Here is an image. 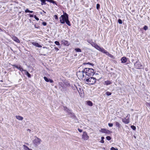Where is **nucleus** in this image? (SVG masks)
<instances>
[{"label":"nucleus","mask_w":150,"mask_h":150,"mask_svg":"<svg viewBox=\"0 0 150 150\" xmlns=\"http://www.w3.org/2000/svg\"><path fill=\"white\" fill-rule=\"evenodd\" d=\"M60 21L63 24L66 22V24L69 26L71 25V24L69 20L68 15L66 13L63 15H62L60 18Z\"/></svg>","instance_id":"f257e3e1"},{"label":"nucleus","mask_w":150,"mask_h":150,"mask_svg":"<svg viewBox=\"0 0 150 150\" xmlns=\"http://www.w3.org/2000/svg\"><path fill=\"white\" fill-rule=\"evenodd\" d=\"M84 72L85 73L86 77L92 76L95 74L94 70L91 68H85Z\"/></svg>","instance_id":"f03ea898"},{"label":"nucleus","mask_w":150,"mask_h":150,"mask_svg":"<svg viewBox=\"0 0 150 150\" xmlns=\"http://www.w3.org/2000/svg\"><path fill=\"white\" fill-rule=\"evenodd\" d=\"M84 80L86 84H93L96 82V79L95 78L89 76L86 77Z\"/></svg>","instance_id":"7ed1b4c3"},{"label":"nucleus","mask_w":150,"mask_h":150,"mask_svg":"<svg viewBox=\"0 0 150 150\" xmlns=\"http://www.w3.org/2000/svg\"><path fill=\"white\" fill-rule=\"evenodd\" d=\"M42 140L40 139L35 137L33 141V143L34 146L37 147L40 144Z\"/></svg>","instance_id":"20e7f679"},{"label":"nucleus","mask_w":150,"mask_h":150,"mask_svg":"<svg viewBox=\"0 0 150 150\" xmlns=\"http://www.w3.org/2000/svg\"><path fill=\"white\" fill-rule=\"evenodd\" d=\"M77 75L79 79H83L84 77L86 78V75L84 72V69L81 71H78L77 72Z\"/></svg>","instance_id":"39448f33"},{"label":"nucleus","mask_w":150,"mask_h":150,"mask_svg":"<svg viewBox=\"0 0 150 150\" xmlns=\"http://www.w3.org/2000/svg\"><path fill=\"white\" fill-rule=\"evenodd\" d=\"M64 109L66 112L68 113L69 115H71V116H70V117H72V116H74V115L72 114L71 112V110L68 109V108L66 107H64Z\"/></svg>","instance_id":"423d86ee"},{"label":"nucleus","mask_w":150,"mask_h":150,"mask_svg":"<svg viewBox=\"0 0 150 150\" xmlns=\"http://www.w3.org/2000/svg\"><path fill=\"white\" fill-rule=\"evenodd\" d=\"M130 115H128L126 117V118H125L122 119V121L123 122L126 124H127L129 122V117Z\"/></svg>","instance_id":"0eeeda50"},{"label":"nucleus","mask_w":150,"mask_h":150,"mask_svg":"<svg viewBox=\"0 0 150 150\" xmlns=\"http://www.w3.org/2000/svg\"><path fill=\"white\" fill-rule=\"evenodd\" d=\"M134 66L135 68L137 69H139L141 68L142 65L140 62L138 61L134 63Z\"/></svg>","instance_id":"6e6552de"},{"label":"nucleus","mask_w":150,"mask_h":150,"mask_svg":"<svg viewBox=\"0 0 150 150\" xmlns=\"http://www.w3.org/2000/svg\"><path fill=\"white\" fill-rule=\"evenodd\" d=\"M63 83L65 84V86H64V88H66L67 87L70 86V83L68 81L64 80L63 81Z\"/></svg>","instance_id":"1a4fd4ad"},{"label":"nucleus","mask_w":150,"mask_h":150,"mask_svg":"<svg viewBox=\"0 0 150 150\" xmlns=\"http://www.w3.org/2000/svg\"><path fill=\"white\" fill-rule=\"evenodd\" d=\"M13 66L15 67L17 69L21 71L22 72L24 71H25V70H24L21 67L20 65H17L16 64H14L13 65Z\"/></svg>","instance_id":"9d476101"},{"label":"nucleus","mask_w":150,"mask_h":150,"mask_svg":"<svg viewBox=\"0 0 150 150\" xmlns=\"http://www.w3.org/2000/svg\"><path fill=\"white\" fill-rule=\"evenodd\" d=\"M83 138L84 140H87L88 139V137L87 135V133L86 132H84L82 135Z\"/></svg>","instance_id":"9b49d317"},{"label":"nucleus","mask_w":150,"mask_h":150,"mask_svg":"<svg viewBox=\"0 0 150 150\" xmlns=\"http://www.w3.org/2000/svg\"><path fill=\"white\" fill-rule=\"evenodd\" d=\"M59 85L61 86V87L60 88L62 91H64L65 90L66 88H64V86H65V84L63 83V82H60L59 83Z\"/></svg>","instance_id":"f8f14e48"},{"label":"nucleus","mask_w":150,"mask_h":150,"mask_svg":"<svg viewBox=\"0 0 150 150\" xmlns=\"http://www.w3.org/2000/svg\"><path fill=\"white\" fill-rule=\"evenodd\" d=\"M61 43L66 46H68L70 44L67 41L65 40H62L61 41Z\"/></svg>","instance_id":"ddd939ff"},{"label":"nucleus","mask_w":150,"mask_h":150,"mask_svg":"<svg viewBox=\"0 0 150 150\" xmlns=\"http://www.w3.org/2000/svg\"><path fill=\"white\" fill-rule=\"evenodd\" d=\"M12 38L13 40L17 42L20 43V40L15 36H13Z\"/></svg>","instance_id":"4468645a"},{"label":"nucleus","mask_w":150,"mask_h":150,"mask_svg":"<svg viewBox=\"0 0 150 150\" xmlns=\"http://www.w3.org/2000/svg\"><path fill=\"white\" fill-rule=\"evenodd\" d=\"M101 132L106 134H108L109 133L110 131L107 129H101L100 131Z\"/></svg>","instance_id":"2eb2a0df"},{"label":"nucleus","mask_w":150,"mask_h":150,"mask_svg":"<svg viewBox=\"0 0 150 150\" xmlns=\"http://www.w3.org/2000/svg\"><path fill=\"white\" fill-rule=\"evenodd\" d=\"M121 60L122 63H125L127 61V58L125 57H123L121 58Z\"/></svg>","instance_id":"dca6fc26"},{"label":"nucleus","mask_w":150,"mask_h":150,"mask_svg":"<svg viewBox=\"0 0 150 150\" xmlns=\"http://www.w3.org/2000/svg\"><path fill=\"white\" fill-rule=\"evenodd\" d=\"M44 79L45 81L47 82H50V83H52L53 82V81L50 79H48L47 77H46L44 76Z\"/></svg>","instance_id":"f3484780"},{"label":"nucleus","mask_w":150,"mask_h":150,"mask_svg":"<svg viewBox=\"0 0 150 150\" xmlns=\"http://www.w3.org/2000/svg\"><path fill=\"white\" fill-rule=\"evenodd\" d=\"M32 44L36 46V47H42V46L40 45H39L38 43L37 42H33L32 43Z\"/></svg>","instance_id":"a211bd4d"},{"label":"nucleus","mask_w":150,"mask_h":150,"mask_svg":"<svg viewBox=\"0 0 150 150\" xmlns=\"http://www.w3.org/2000/svg\"><path fill=\"white\" fill-rule=\"evenodd\" d=\"M99 51H101V52H102L103 53L106 54V53H107V51L105 50L104 48H103L102 47H101L100 48V50H99Z\"/></svg>","instance_id":"6ab92c4d"},{"label":"nucleus","mask_w":150,"mask_h":150,"mask_svg":"<svg viewBox=\"0 0 150 150\" xmlns=\"http://www.w3.org/2000/svg\"><path fill=\"white\" fill-rule=\"evenodd\" d=\"M16 117L17 119L19 120H22L23 119V117L19 115H16Z\"/></svg>","instance_id":"aec40b11"},{"label":"nucleus","mask_w":150,"mask_h":150,"mask_svg":"<svg viewBox=\"0 0 150 150\" xmlns=\"http://www.w3.org/2000/svg\"><path fill=\"white\" fill-rule=\"evenodd\" d=\"M111 83H112V82H111V81H110L107 80V81H105L104 84L105 85H108L111 84Z\"/></svg>","instance_id":"412c9836"},{"label":"nucleus","mask_w":150,"mask_h":150,"mask_svg":"<svg viewBox=\"0 0 150 150\" xmlns=\"http://www.w3.org/2000/svg\"><path fill=\"white\" fill-rule=\"evenodd\" d=\"M74 86H75V88H76L77 89L79 93H82L83 91L82 89L80 88L77 87L75 85Z\"/></svg>","instance_id":"4be33fe9"},{"label":"nucleus","mask_w":150,"mask_h":150,"mask_svg":"<svg viewBox=\"0 0 150 150\" xmlns=\"http://www.w3.org/2000/svg\"><path fill=\"white\" fill-rule=\"evenodd\" d=\"M94 47L99 51V50H100V48H101V47H100L98 45L96 44L95 45Z\"/></svg>","instance_id":"5701e85b"},{"label":"nucleus","mask_w":150,"mask_h":150,"mask_svg":"<svg viewBox=\"0 0 150 150\" xmlns=\"http://www.w3.org/2000/svg\"><path fill=\"white\" fill-rule=\"evenodd\" d=\"M24 71L25 72V74L27 75L29 77V78H30L31 77V76L30 75V74L28 73V72L26 70H25V71Z\"/></svg>","instance_id":"b1692460"},{"label":"nucleus","mask_w":150,"mask_h":150,"mask_svg":"<svg viewBox=\"0 0 150 150\" xmlns=\"http://www.w3.org/2000/svg\"><path fill=\"white\" fill-rule=\"evenodd\" d=\"M87 104L91 106L93 105V103H92L90 101H88L87 102Z\"/></svg>","instance_id":"393cba45"},{"label":"nucleus","mask_w":150,"mask_h":150,"mask_svg":"<svg viewBox=\"0 0 150 150\" xmlns=\"http://www.w3.org/2000/svg\"><path fill=\"white\" fill-rule=\"evenodd\" d=\"M106 55H108L109 57L112 58H114V56L112 55L111 54L109 53L108 52H107V53H106Z\"/></svg>","instance_id":"a878e982"},{"label":"nucleus","mask_w":150,"mask_h":150,"mask_svg":"<svg viewBox=\"0 0 150 150\" xmlns=\"http://www.w3.org/2000/svg\"><path fill=\"white\" fill-rule=\"evenodd\" d=\"M116 126L118 127H121V125L117 122H115Z\"/></svg>","instance_id":"bb28decb"},{"label":"nucleus","mask_w":150,"mask_h":150,"mask_svg":"<svg viewBox=\"0 0 150 150\" xmlns=\"http://www.w3.org/2000/svg\"><path fill=\"white\" fill-rule=\"evenodd\" d=\"M24 150H28L29 148L25 145L23 146Z\"/></svg>","instance_id":"cd10ccee"},{"label":"nucleus","mask_w":150,"mask_h":150,"mask_svg":"<svg viewBox=\"0 0 150 150\" xmlns=\"http://www.w3.org/2000/svg\"><path fill=\"white\" fill-rule=\"evenodd\" d=\"M75 50L77 52H81V51L80 48H75Z\"/></svg>","instance_id":"c85d7f7f"},{"label":"nucleus","mask_w":150,"mask_h":150,"mask_svg":"<svg viewBox=\"0 0 150 150\" xmlns=\"http://www.w3.org/2000/svg\"><path fill=\"white\" fill-rule=\"evenodd\" d=\"M46 0H40V1L42 3V4H46L45 3Z\"/></svg>","instance_id":"c756f323"},{"label":"nucleus","mask_w":150,"mask_h":150,"mask_svg":"<svg viewBox=\"0 0 150 150\" xmlns=\"http://www.w3.org/2000/svg\"><path fill=\"white\" fill-rule=\"evenodd\" d=\"M101 140L100 141V142L102 143H104V141L103 140V139H104V137H101Z\"/></svg>","instance_id":"7c9ffc66"},{"label":"nucleus","mask_w":150,"mask_h":150,"mask_svg":"<svg viewBox=\"0 0 150 150\" xmlns=\"http://www.w3.org/2000/svg\"><path fill=\"white\" fill-rule=\"evenodd\" d=\"M131 128L133 130H135L136 129V127L134 125H132L131 126Z\"/></svg>","instance_id":"2f4dec72"},{"label":"nucleus","mask_w":150,"mask_h":150,"mask_svg":"<svg viewBox=\"0 0 150 150\" xmlns=\"http://www.w3.org/2000/svg\"><path fill=\"white\" fill-rule=\"evenodd\" d=\"M106 94L108 96H109L111 94V93H110V92L108 91H107L106 92Z\"/></svg>","instance_id":"473e14b6"},{"label":"nucleus","mask_w":150,"mask_h":150,"mask_svg":"<svg viewBox=\"0 0 150 150\" xmlns=\"http://www.w3.org/2000/svg\"><path fill=\"white\" fill-rule=\"evenodd\" d=\"M96 43H95L94 42H91V44H90L93 47H94L95 46V45H96Z\"/></svg>","instance_id":"72a5a7b5"},{"label":"nucleus","mask_w":150,"mask_h":150,"mask_svg":"<svg viewBox=\"0 0 150 150\" xmlns=\"http://www.w3.org/2000/svg\"><path fill=\"white\" fill-rule=\"evenodd\" d=\"M87 42H88V43H89L90 44H91V42H93L92 40H87Z\"/></svg>","instance_id":"f704fd0d"},{"label":"nucleus","mask_w":150,"mask_h":150,"mask_svg":"<svg viewBox=\"0 0 150 150\" xmlns=\"http://www.w3.org/2000/svg\"><path fill=\"white\" fill-rule=\"evenodd\" d=\"M106 139L108 140H110L111 139V138L110 136H107L106 137Z\"/></svg>","instance_id":"c9c22d12"},{"label":"nucleus","mask_w":150,"mask_h":150,"mask_svg":"<svg viewBox=\"0 0 150 150\" xmlns=\"http://www.w3.org/2000/svg\"><path fill=\"white\" fill-rule=\"evenodd\" d=\"M110 150H118L117 148H115L113 147H112L110 148Z\"/></svg>","instance_id":"e433bc0d"},{"label":"nucleus","mask_w":150,"mask_h":150,"mask_svg":"<svg viewBox=\"0 0 150 150\" xmlns=\"http://www.w3.org/2000/svg\"><path fill=\"white\" fill-rule=\"evenodd\" d=\"M100 7V5L99 4H97L96 5V8L97 9H98Z\"/></svg>","instance_id":"4c0bfd02"},{"label":"nucleus","mask_w":150,"mask_h":150,"mask_svg":"<svg viewBox=\"0 0 150 150\" xmlns=\"http://www.w3.org/2000/svg\"><path fill=\"white\" fill-rule=\"evenodd\" d=\"M148 28V27L146 25L144 26L143 28V29L145 30H147Z\"/></svg>","instance_id":"58836bf2"},{"label":"nucleus","mask_w":150,"mask_h":150,"mask_svg":"<svg viewBox=\"0 0 150 150\" xmlns=\"http://www.w3.org/2000/svg\"><path fill=\"white\" fill-rule=\"evenodd\" d=\"M118 22L119 24H122V21L120 19H119L118 20Z\"/></svg>","instance_id":"ea45409f"},{"label":"nucleus","mask_w":150,"mask_h":150,"mask_svg":"<svg viewBox=\"0 0 150 150\" xmlns=\"http://www.w3.org/2000/svg\"><path fill=\"white\" fill-rule=\"evenodd\" d=\"M46 1H49L51 3H54V1L53 0H46Z\"/></svg>","instance_id":"a19ab883"},{"label":"nucleus","mask_w":150,"mask_h":150,"mask_svg":"<svg viewBox=\"0 0 150 150\" xmlns=\"http://www.w3.org/2000/svg\"><path fill=\"white\" fill-rule=\"evenodd\" d=\"M108 125L110 127H112L113 125V124L112 123H109Z\"/></svg>","instance_id":"79ce46f5"},{"label":"nucleus","mask_w":150,"mask_h":150,"mask_svg":"<svg viewBox=\"0 0 150 150\" xmlns=\"http://www.w3.org/2000/svg\"><path fill=\"white\" fill-rule=\"evenodd\" d=\"M34 17L35 18L37 21H38L39 20V19L36 16H34Z\"/></svg>","instance_id":"37998d69"},{"label":"nucleus","mask_w":150,"mask_h":150,"mask_svg":"<svg viewBox=\"0 0 150 150\" xmlns=\"http://www.w3.org/2000/svg\"><path fill=\"white\" fill-rule=\"evenodd\" d=\"M30 10H29L28 9H27L25 11V13H29Z\"/></svg>","instance_id":"c03bdc74"},{"label":"nucleus","mask_w":150,"mask_h":150,"mask_svg":"<svg viewBox=\"0 0 150 150\" xmlns=\"http://www.w3.org/2000/svg\"><path fill=\"white\" fill-rule=\"evenodd\" d=\"M42 24L44 26L47 25V23L46 22H43L42 23Z\"/></svg>","instance_id":"a18cd8bd"},{"label":"nucleus","mask_w":150,"mask_h":150,"mask_svg":"<svg viewBox=\"0 0 150 150\" xmlns=\"http://www.w3.org/2000/svg\"><path fill=\"white\" fill-rule=\"evenodd\" d=\"M29 16L30 17H33V15L30 14H29Z\"/></svg>","instance_id":"49530a36"},{"label":"nucleus","mask_w":150,"mask_h":150,"mask_svg":"<svg viewBox=\"0 0 150 150\" xmlns=\"http://www.w3.org/2000/svg\"><path fill=\"white\" fill-rule=\"evenodd\" d=\"M78 129L79 131L80 132H82V130L81 129Z\"/></svg>","instance_id":"de8ad7c7"},{"label":"nucleus","mask_w":150,"mask_h":150,"mask_svg":"<svg viewBox=\"0 0 150 150\" xmlns=\"http://www.w3.org/2000/svg\"><path fill=\"white\" fill-rule=\"evenodd\" d=\"M60 43L58 41H57V45H59Z\"/></svg>","instance_id":"09e8293b"},{"label":"nucleus","mask_w":150,"mask_h":150,"mask_svg":"<svg viewBox=\"0 0 150 150\" xmlns=\"http://www.w3.org/2000/svg\"><path fill=\"white\" fill-rule=\"evenodd\" d=\"M86 64H90V65H92V66H93V64H91V63H86Z\"/></svg>","instance_id":"8fccbe9b"},{"label":"nucleus","mask_w":150,"mask_h":150,"mask_svg":"<svg viewBox=\"0 0 150 150\" xmlns=\"http://www.w3.org/2000/svg\"><path fill=\"white\" fill-rule=\"evenodd\" d=\"M27 131H29L30 132V131H31V130L30 129H27Z\"/></svg>","instance_id":"3c124183"},{"label":"nucleus","mask_w":150,"mask_h":150,"mask_svg":"<svg viewBox=\"0 0 150 150\" xmlns=\"http://www.w3.org/2000/svg\"><path fill=\"white\" fill-rule=\"evenodd\" d=\"M54 17L55 19H56V15H55L54 16Z\"/></svg>","instance_id":"603ef678"},{"label":"nucleus","mask_w":150,"mask_h":150,"mask_svg":"<svg viewBox=\"0 0 150 150\" xmlns=\"http://www.w3.org/2000/svg\"><path fill=\"white\" fill-rule=\"evenodd\" d=\"M33 11H30L29 13H33Z\"/></svg>","instance_id":"864d4df0"},{"label":"nucleus","mask_w":150,"mask_h":150,"mask_svg":"<svg viewBox=\"0 0 150 150\" xmlns=\"http://www.w3.org/2000/svg\"><path fill=\"white\" fill-rule=\"evenodd\" d=\"M2 31H3L0 28V32H2Z\"/></svg>","instance_id":"5fc2aeb1"},{"label":"nucleus","mask_w":150,"mask_h":150,"mask_svg":"<svg viewBox=\"0 0 150 150\" xmlns=\"http://www.w3.org/2000/svg\"><path fill=\"white\" fill-rule=\"evenodd\" d=\"M134 59H132V62H134Z\"/></svg>","instance_id":"6e6d98bb"},{"label":"nucleus","mask_w":150,"mask_h":150,"mask_svg":"<svg viewBox=\"0 0 150 150\" xmlns=\"http://www.w3.org/2000/svg\"><path fill=\"white\" fill-rule=\"evenodd\" d=\"M21 81V79H20L19 80V81Z\"/></svg>","instance_id":"4d7b16f0"},{"label":"nucleus","mask_w":150,"mask_h":150,"mask_svg":"<svg viewBox=\"0 0 150 150\" xmlns=\"http://www.w3.org/2000/svg\"><path fill=\"white\" fill-rule=\"evenodd\" d=\"M28 150H32V149L29 148Z\"/></svg>","instance_id":"13d9d810"},{"label":"nucleus","mask_w":150,"mask_h":150,"mask_svg":"<svg viewBox=\"0 0 150 150\" xmlns=\"http://www.w3.org/2000/svg\"><path fill=\"white\" fill-rule=\"evenodd\" d=\"M54 43H55V44H56V41H55V42H54Z\"/></svg>","instance_id":"bf43d9fd"},{"label":"nucleus","mask_w":150,"mask_h":150,"mask_svg":"<svg viewBox=\"0 0 150 150\" xmlns=\"http://www.w3.org/2000/svg\"><path fill=\"white\" fill-rule=\"evenodd\" d=\"M57 50H59L57 48Z\"/></svg>","instance_id":"052dcab7"},{"label":"nucleus","mask_w":150,"mask_h":150,"mask_svg":"<svg viewBox=\"0 0 150 150\" xmlns=\"http://www.w3.org/2000/svg\"><path fill=\"white\" fill-rule=\"evenodd\" d=\"M73 88L74 90H75V88Z\"/></svg>","instance_id":"680f3d73"},{"label":"nucleus","mask_w":150,"mask_h":150,"mask_svg":"<svg viewBox=\"0 0 150 150\" xmlns=\"http://www.w3.org/2000/svg\"><path fill=\"white\" fill-rule=\"evenodd\" d=\"M96 75H98V73H96Z\"/></svg>","instance_id":"e2e57ef3"}]
</instances>
